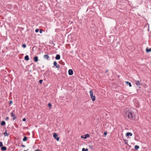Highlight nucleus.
<instances>
[{
    "mask_svg": "<svg viewBox=\"0 0 151 151\" xmlns=\"http://www.w3.org/2000/svg\"><path fill=\"white\" fill-rule=\"evenodd\" d=\"M125 144H127V142H126L125 143Z\"/></svg>",
    "mask_w": 151,
    "mask_h": 151,
    "instance_id": "nucleus-36",
    "label": "nucleus"
},
{
    "mask_svg": "<svg viewBox=\"0 0 151 151\" xmlns=\"http://www.w3.org/2000/svg\"><path fill=\"white\" fill-rule=\"evenodd\" d=\"M126 83L127 85H128L130 87H131L132 86L131 83L129 82L126 81Z\"/></svg>",
    "mask_w": 151,
    "mask_h": 151,
    "instance_id": "nucleus-14",
    "label": "nucleus"
},
{
    "mask_svg": "<svg viewBox=\"0 0 151 151\" xmlns=\"http://www.w3.org/2000/svg\"><path fill=\"white\" fill-rule=\"evenodd\" d=\"M49 58V56L47 55H45L44 56V58L45 59H48Z\"/></svg>",
    "mask_w": 151,
    "mask_h": 151,
    "instance_id": "nucleus-9",
    "label": "nucleus"
},
{
    "mask_svg": "<svg viewBox=\"0 0 151 151\" xmlns=\"http://www.w3.org/2000/svg\"><path fill=\"white\" fill-rule=\"evenodd\" d=\"M24 151H27V150H24Z\"/></svg>",
    "mask_w": 151,
    "mask_h": 151,
    "instance_id": "nucleus-37",
    "label": "nucleus"
},
{
    "mask_svg": "<svg viewBox=\"0 0 151 151\" xmlns=\"http://www.w3.org/2000/svg\"><path fill=\"white\" fill-rule=\"evenodd\" d=\"M26 119L25 118H24L23 119V121H26Z\"/></svg>",
    "mask_w": 151,
    "mask_h": 151,
    "instance_id": "nucleus-29",
    "label": "nucleus"
},
{
    "mask_svg": "<svg viewBox=\"0 0 151 151\" xmlns=\"http://www.w3.org/2000/svg\"><path fill=\"white\" fill-rule=\"evenodd\" d=\"M34 60L35 62H37L38 60V57L37 56L35 57L34 58Z\"/></svg>",
    "mask_w": 151,
    "mask_h": 151,
    "instance_id": "nucleus-13",
    "label": "nucleus"
},
{
    "mask_svg": "<svg viewBox=\"0 0 151 151\" xmlns=\"http://www.w3.org/2000/svg\"><path fill=\"white\" fill-rule=\"evenodd\" d=\"M89 93L91 99L92 101H95L96 100V97L95 96L93 95V92L92 90H91L89 91Z\"/></svg>",
    "mask_w": 151,
    "mask_h": 151,
    "instance_id": "nucleus-2",
    "label": "nucleus"
},
{
    "mask_svg": "<svg viewBox=\"0 0 151 151\" xmlns=\"http://www.w3.org/2000/svg\"><path fill=\"white\" fill-rule=\"evenodd\" d=\"M146 51L147 52H151V49L150 48V49H148L147 48L146 49Z\"/></svg>",
    "mask_w": 151,
    "mask_h": 151,
    "instance_id": "nucleus-17",
    "label": "nucleus"
},
{
    "mask_svg": "<svg viewBox=\"0 0 151 151\" xmlns=\"http://www.w3.org/2000/svg\"><path fill=\"white\" fill-rule=\"evenodd\" d=\"M55 58L56 60H59L60 58V55L58 54L55 57Z\"/></svg>",
    "mask_w": 151,
    "mask_h": 151,
    "instance_id": "nucleus-8",
    "label": "nucleus"
},
{
    "mask_svg": "<svg viewBox=\"0 0 151 151\" xmlns=\"http://www.w3.org/2000/svg\"><path fill=\"white\" fill-rule=\"evenodd\" d=\"M27 140V137L25 136L24 137L23 139V141H26Z\"/></svg>",
    "mask_w": 151,
    "mask_h": 151,
    "instance_id": "nucleus-18",
    "label": "nucleus"
},
{
    "mask_svg": "<svg viewBox=\"0 0 151 151\" xmlns=\"http://www.w3.org/2000/svg\"><path fill=\"white\" fill-rule=\"evenodd\" d=\"M24 59L25 60L28 61L29 60V58L28 55H27L25 56Z\"/></svg>",
    "mask_w": 151,
    "mask_h": 151,
    "instance_id": "nucleus-10",
    "label": "nucleus"
},
{
    "mask_svg": "<svg viewBox=\"0 0 151 151\" xmlns=\"http://www.w3.org/2000/svg\"><path fill=\"white\" fill-rule=\"evenodd\" d=\"M3 146V145L2 144V142H0V147H2Z\"/></svg>",
    "mask_w": 151,
    "mask_h": 151,
    "instance_id": "nucleus-25",
    "label": "nucleus"
},
{
    "mask_svg": "<svg viewBox=\"0 0 151 151\" xmlns=\"http://www.w3.org/2000/svg\"><path fill=\"white\" fill-rule=\"evenodd\" d=\"M104 134V135H106L107 134V133L106 132H105Z\"/></svg>",
    "mask_w": 151,
    "mask_h": 151,
    "instance_id": "nucleus-31",
    "label": "nucleus"
},
{
    "mask_svg": "<svg viewBox=\"0 0 151 151\" xmlns=\"http://www.w3.org/2000/svg\"><path fill=\"white\" fill-rule=\"evenodd\" d=\"M1 150L3 151H5L6 150V148L5 147H2Z\"/></svg>",
    "mask_w": 151,
    "mask_h": 151,
    "instance_id": "nucleus-12",
    "label": "nucleus"
},
{
    "mask_svg": "<svg viewBox=\"0 0 151 151\" xmlns=\"http://www.w3.org/2000/svg\"><path fill=\"white\" fill-rule=\"evenodd\" d=\"M89 147L91 149H92L93 148V146L92 145H90L89 146Z\"/></svg>",
    "mask_w": 151,
    "mask_h": 151,
    "instance_id": "nucleus-23",
    "label": "nucleus"
},
{
    "mask_svg": "<svg viewBox=\"0 0 151 151\" xmlns=\"http://www.w3.org/2000/svg\"><path fill=\"white\" fill-rule=\"evenodd\" d=\"M82 151H88V149H85L84 148H83L82 150Z\"/></svg>",
    "mask_w": 151,
    "mask_h": 151,
    "instance_id": "nucleus-20",
    "label": "nucleus"
},
{
    "mask_svg": "<svg viewBox=\"0 0 151 151\" xmlns=\"http://www.w3.org/2000/svg\"><path fill=\"white\" fill-rule=\"evenodd\" d=\"M9 119V117H6L5 118V119H6V120H8V119Z\"/></svg>",
    "mask_w": 151,
    "mask_h": 151,
    "instance_id": "nucleus-30",
    "label": "nucleus"
},
{
    "mask_svg": "<svg viewBox=\"0 0 151 151\" xmlns=\"http://www.w3.org/2000/svg\"><path fill=\"white\" fill-rule=\"evenodd\" d=\"M132 135V134L131 132H128L126 134V137L128 136H131Z\"/></svg>",
    "mask_w": 151,
    "mask_h": 151,
    "instance_id": "nucleus-6",
    "label": "nucleus"
},
{
    "mask_svg": "<svg viewBox=\"0 0 151 151\" xmlns=\"http://www.w3.org/2000/svg\"><path fill=\"white\" fill-rule=\"evenodd\" d=\"M125 115L126 117L130 119H132L133 118V114L129 110L125 112Z\"/></svg>",
    "mask_w": 151,
    "mask_h": 151,
    "instance_id": "nucleus-1",
    "label": "nucleus"
},
{
    "mask_svg": "<svg viewBox=\"0 0 151 151\" xmlns=\"http://www.w3.org/2000/svg\"><path fill=\"white\" fill-rule=\"evenodd\" d=\"M139 146H138V145H136L134 146V149L136 150H138V149H139Z\"/></svg>",
    "mask_w": 151,
    "mask_h": 151,
    "instance_id": "nucleus-16",
    "label": "nucleus"
},
{
    "mask_svg": "<svg viewBox=\"0 0 151 151\" xmlns=\"http://www.w3.org/2000/svg\"><path fill=\"white\" fill-rule=\"evenodd\" d=\"M11 115L12 117H13V120H14V119H16V116H15V115H14L13 113L12 112L11 114Z\"/></svg>",
    "mask_w": 151,
    "mask_h": 151,
    "instance_id": "nucleus-7",
    "label": "nucleus"
},
{
    "mask_svg": "<svg viewBox=\"0 0 151 151\" xmlns=\"http://www.w3.org/2000/svg\"><path fill=\"white\" fill-rule=\"evenodd\" d=\"M4 134L5 136H8V135L9 134L7 133L6 129L5 132L4 133Z\"/></svg>",
    "mask_w": 151,
    "mask_h": 151,
    "instance_id": "nucleus-15",
    "label": "nucleus"
},
{
    "mask_svg": "<svg viewBox=\"0 0 151 151\" xmlns=\"http://www.w3.org/2000/svg\"><path fill=\"white\" fill-rule=\"evenodd\" d=\"M35 151H41V150L39 149H37V150H35Z\"/></svg>",
    "mask_w": 151,
    "mask_h": 151,
    "instance_id": "nucleus-33",
    "label": "nucleus"
},
{
    "mask_svg": "<svg viewBox=\"0 0 151 151\" xmlns=\"http://www.w3.org/2000/svg\"><path fill=\"white\" fill-rule=\"evenodd\" d=\"M5 124V122L4 121H3L1 122V125L2 126L4 125Z\"/></svg>",
    "mask_w": 151,
    "mask_h": 151,
    "instance_id": "nucleus-19",
    "label": "nucleus"
},
{
    "mask_svg": "<svg viewBox=\"0 0 151 151\" xmlns=\"http://www.w3.org/2000/svg\"><path fill=\"white\" fill-rule=\"evenodd\" d=\"M43 81L42 80H40L39 81V83H40V84H41Z\"/></svg>",
    "mask_w": 151,
    "mask_h": 151,
    "instance_id": "nucleus-26",
    "label": "nucleus"
},
{
    "mask_svg": "<svg viewBox=\"0 0 151 151\" xmlns=\"http://www.w3.org/2000/svg\"><path fill=\"white\" fill-rule=\"evenodd\" d=\"M22 146L24 147H25V146L23 145H22Z\"/></svg>",
    "mask_w": 151,
    "mask_h": 151,
    "instance_id": "nucleus-34",
    "label": "nucleus"
},
{
    "mask_svg": "<svg viewBox=\"0 0 151 151\" xmlns=\"http://www.w3.org/2000/svg\"><path fill=\"white\" fill-rule=\"evenodd\" d=\"M12 101H10V104H12Z\"/></svg>",
    "mask_w": 151,
    "mask_h": 151,
    "instance_id": "nucleus-32",
    "label": "nucleus"
},
{
    "mask_svg": "<svg viewBox=\"0 0 151 151\" xmlns=\"http://www.w3.org/2000/svg\"><path fill=\"white\" fill-rule=\"evenodd\" d=\"M39 30L38 29H36L35 30V32H39Z\"/></svg>",
    "mask_w": 151,
    "mask_h": 151,
    "instance_id": "nucleus-27",
    "label": "nucleus"
},
{
    "mask_svg": "<svg viewBox=\"0 0 151 151\" xmlns=\"http://www.w3.org/2000/svg\"><path fill=\"white\" fill-rule=\"evenodd\" d=\"M48 106L50 108H51V107H52V105H51V104L50 103H48Z\"/></svg>",
    "mask_w": 151,
    "mask_h": 151,
    "instance_id": "nucleus-22",
    "label": "nucleus"
},
{
    "mask_svg": "<svg viewBox=\"0 0 151 151\" xmlns=\"http://www.w3.org/2000/svg\"><path fill=\"white\" fill-rule=\"evenodd\" d=\"M22 46L23 48H25L26 47V45L25 44H23L22 45Z\"/></svg>",
    "mask_w": 151,
    "mask_h": 151,
    "instance_id": "nucleus-24",
    "label": "nucleus"
},
{
    "mask_svg": "<svg viewBox=\"0 0 151 151\" xmlns=\"http://www.w3.org/2000/svg\"><path fill=\"white\" fill-rule=\"evenodd\" d=\"M90 135L88 134H87L85 135V137H84L83 138L86 139L87 137H89Z\"/></svg>",
    "mask_w": 151,
    "mask_h": 151,
    "instance_id": "nucleus-11",
    "label": "nucleus"
},
{
    "mask_svg": "<svg viewBox=\"0 0 151 151\" xmlns=\"http://www.w3.org/2000/svg\"><path fill=\"white\" fill-rule=\"evenodd\" d=\"M58 135L56 133H54L53 135V137L55 139H56L57 141H59L60 138L58 137Z\"/></svg>",
    "mask_w": 151,
    "mask_h": 151,
    "instance_id": "nucleus-3",
    "label": "nucleus"
},
{
    "mask_svg": "<svg viewBox=\"0 0 151 151\" xmlns=\"http://www.w3.org/2000/svg\"><path fill=\"white\" fill-rule=\"evenodd\" d=\"M81 137L83 138H84V137H83V136L82 135V136H81Z\"/></svg>",
    "mask_w": 151,
    "mask_h": 151,
    "instance_id": "nucleus-35",
    "label": "nucleus"
},
{
    "mask_svg": "<svg viewBox=\"0 0 151 151\" xmlns=\"http://www.w3.org/2000/svg\"><path fill=\"white\" fill-rule=\"evenodd\" d=\"M54 65L56 67V68H60V66L59 65L57 64V63L56 61L54 62L53 63Z\"/></svg>",
    "mask_w": 151,
    "mask_h": 151,
    "instance_id": "nucleus-4",
    "label": "nucleus"
},
{
    "mask_svg": "<svg viewBox=\"0 0 151 151\" xmlns=\"http://www.w3.org/2000/svg\"><path fill=\"white\" fill-rule=\"evenodd\" d=\"M68 74H69V75H71L73 74V71L71 69L69 70H68Z\"/></svg>",
    "mask_w": 151,
    "mask_h": 151,
    "instance_id": "nucleus-5",
    "label": "nucleus"
},
{
    "mask_svg": "<svg viewBox=\"0 0 151 151\" xmlns=\"http://www.w3.org/2000/svg\"><path fill=\"white\" fill-rule=\"evenodd\" d=\"M43 31V30L41 29L40 30V33H42V32Z\"/></svg>",
    "mask_w": 151,
    "mask_h": 151,
    "instance_id": "nucleus-28",
    "label": "nucleus"
},
{
    "mask_svg": "<svg viewBox=\"0 0 151 151\" xmlns=\"http://www.w3.org/2000/svg\"><path fill=\"white\" fill-rule=\"evenodd\" d=\"M136 84L137 85L140 84V82L138 81H136Z\"/></svg>",
    "mask_w": 151,
    "mask_h": 151,
    "instance_id": "nucleus-21",
    "label": "nucleus"
}]
</instances>
